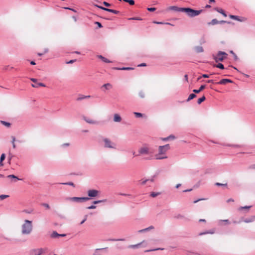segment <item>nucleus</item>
<instances>
[{"label":"nucleus","mask_w":255,"mask_h":255,"mask_svg":"<svg viewBox=\"0 0 255 255\" xmlns=\"http://www.w3.org/2000/svg\"><path fill=\"white\" fill-rule=\"evenodd\" d=\"M112 87V85L110 83H106V84H104L102 86L101 88L102 89L104 88L106 90H109V89H111Z\"/></svg>","instance_id":"c85d7f7f"},{"label":"nucleus","mask_w":255,"mask_h":255,"mask_svg":"<svg viewBox=\"0 0 255 255\" xmlns=\"http://www.w3.org/2000/svg\"><path fill=\"white\" fill-rule=\"evenodd\" d=\"M154 229L153 226H150V227H149L148 228H145L144 229H142V230H139L138 231V232L142 233H144V232L148 231L150 230L151 229Z\"/></svg>","instance_id":"cd10ccee"},{"label":"nucleus","mask_w":255,"mask_h":255,"mask_svg":"<svg viewBox=\"0 0 255 255\" xmlns=\"http://www.w3.org/2000/svg\"><path fill=\"white\" fill-rule=\"evenodd\" d=\"M214 10L217 11V12L221 13L225 17H226L227 16L226 13L224 11V10L223 9H222V8L216 7L214 8Z\"/></svg>","instance_id":"6ab92c4d"},{"label":"nucleus","mask_w":255,"mask_h":255,"mask_svg":"<svg viewBox=\"0 0 255 255\" xmlns=\"http://www.w3.org/2000/svg\"><path fill=\"white\" fill-rule=\"evenodd\" d=\"M169 10H172L176 11L183 12V7H179L177 6H171L168 8Z\"/></svg>","instance_id":"dca6fc26"},{"label":"nucleus","mask_w":255,"mask_h":255,"mask_svg":"<svg viewBox=\"0 0 255 255\" xmlns=\"http://www.w3.org/2000/svg\"><path fill=\"white\" fill-rule=\"evenodd\" d=\"M230 53L233 55V56L234 57V59L235 60H237L238 59L237 55L233 51H231Z\"/></svg>","instance_id":"6e6d98bb"},{"label":"nucleus","mask_w":255,"mask_h":255,"mask_svg":"<svg viewBox=\"0 0 255 255\" xmlns=\"http://www.w3.org/2000/svg\"><path fill=\"white\" fill-rule=\"evenodd\" d=\"M30 80L34 83V84H32L31 86L34 88H38L39 86L41 87H45V85L42 83H36L37 79L35 78H30Z\"/></svg>","instance_id":"1a4fd4ad"},{"label":"nucleus","mask_w":255,"mask_h":255,"mask_svg":"<svg viewBox=\"0 0 255 255\" xmlns=\"http://www.w3.org/2000/svg\"><path fill=\"white\" fill-rule=\"evenodd\" d=\"M8 197L9 196L7 195H0V200H3Z\"/></svg>","instance_id":"864d4df0"},{"label":"nucleus","mask_w":255,"mask_h":255,"mask_svg":"<svg viewBox=\"0 0 255 255\" xmlns=\"http://www.w3.org/2000/svg\"><path fill=\"white\" fill-rule=\"evenodd\" d=\"M147 9L149 11L152 12V11H154L156 10V8L155 7H148L147 8Z\"/></svg>","instance_id":"bf43d9fd"},{"label":"nucleus","mask_w":255,"mask_h":255,"mask_svg":"<svg viewBox=\"0 0 255 255\" xmlns=\"http://www.w3.org/2000/svg\"><path fill=\"white\" fill-rule=\"evenodd\" d=\"M7 178H13V179H15L17 180H21V179H19L16 176H15L14 175H13V174H11V175H9L8 176H7Z\"/></svg>","instance_id":"f704fd0d"},{"label":"nucleus","mask_w":255,"mask_h":255,"mask_svg":"<svg viewBox=\"0 0 255 255\" xmlns=\"http://www.w3.org/2000/svg\"><path fill=\"white\" fill-rule=\"evenodd\" d=\"M50 236L52 238H58L60 237H65L66 234H59L57 232L53 231L52 232V233L51 234Z\"/></svg>","instance_id":"f8f14e48"},{"label":"nucleus","mask_w":255,"mask_h":255,"mask_svg":"<svg viewBox=\"0 0 255 255\" xmlns=\"http://www.w3.org/2000/svg\"><path fill=\"white\" fill-rule=\"evenodd\" d=\"M148 181H149V179L141 180L140 181V184L142 185H144Z\"/></svg>","instance_id":"4d7b16f0"},{"label":"nucleus","mask_w":255,"mask_h":255,"mask_svg":"<svg viewBox=\"0 0 255 255\" xmlns=\"http://www.w3.org/2000/svg\"><path fill=\"white\" fill-rule=\"evenodd\" d=\"M107 201V199L101 200H96L93 202L94 204H97L100 203L105 202Z\"/></svg>","instance_id":"a19ab883"},{"label":"nucleus","mask_w":255,"mask_h":255,"mask_svg":"<svg viewBox=\"0 0 255 255\" xmlns=\"http://www.w3.org/2000/svg\"><path fill=\"white\" fill-rule=\"evenodd\" d=\"M213 74H215V73H213L211 74L210 75L203 74L202 75V77L203 78H209L211 75H213Z\"/></svg>","instance_id":"a18cd8bd"},{"label":"nucleus","mask_w":255,"mask_h":255,"mask_svg":"<svg viewBox=\"0 0 255 255\" xmlns=\"http://www.w3.org/2000/svg\"><path fill=\"white\" fill-rule=\"evenodd\" d=\"M205 100H206V97L204 96H203L202 97H201L198 99L197 103L198 104H201Z\"/></svg>","instance_id":"72a5a7b5"},{"label":"nucleus","mask_w":255,"mask_h":255,"mask_svg":"<svg viewBox=\"0 0 255 255\" xmlns=\"http://www.w3.org/2000/svg\"><path fill=\"white\" fill-rule=\"evenodd\" d=\"M170 149V145L167 144L165 145H161L158 147V153L160 154H165L166 152Z\"/></svg>","instance_id":"423d86ee"},{"label":"nucleus","mask_w":255,"mask_h":255,"mask_svg":"<svg viewBox=\"0 0 255 255\" xmlns=\"http://www.w3.org/2000/svg\"><path fill=\"white\" fill-rule=\"evenodd\" d=\"M183 12L190 17H193L199 15L202 11V10H195L190 7H183Z\"/></svg>","instance_id":"f03ea898"},{"label":"nucleus","mask_w":255,"mask_h":255,"mask_svg":"<svg viewBox=\"0 0 255 255\" xmlns=\"http://www.w3.org/2000/svg\"><path fill=\"white\" fill-rule=\"evenodd\" d=\"M61 184H63V185H67L72 186H73L74 187H75V184L73 182H72L61 183Z\"/></svg>","instance_id":"37998d69"},{"label":"nucleus","mask_w":255,"mask_h":255,"mask_svg":"<svg viewBox=\"0 0 255 255\" xmlns=\"http://www.w3.org/2000/svg\"><path fill=\"white\" fill-rule=\"evenodd\" d=\"M90 198L87 197H66L65 200L67 201H71L72 202H75L77 203H81L86 202L88 200H89Z\"/></svg>","instance_id":"39448f33"},{"label":"nucleus","mask_w":255,"mask_h":255,"mask_svg":"<svg viewBox=\"0 0 255 255\" xmlns=\"http://www.w3.org/2000/svg\"><path fill=\"white\" fill-rule=\"evenodd\" d=\"M102 139L104 142V147L106 148L116 149L117 144L115 142L112 141L109 138L102 137Z\"/></svg>","instance_id":"7ed1b4c3"},{"label":"nucleus","mask_w":255,"mask_h":255,"mask_svg":"<svg viewBox=\"0 0 255 255\" xmlns=\"http://www.w3.org/2000/svg\"><path fill=\"white\" fill-rule=\"evenodd\" d=\"M76 61V59L71 60L69 61L68 62H67L66 63L67 64H72L74 62H75Z\"/></svg>","instance_id":"0e129e2a"},{"label":"nucleus","mask_w":255,"mask_h":255,"mask_svg":"<svg viewBox=\"0 0 255 255\" xmlns=\"http://www.w3.org/2000/svg\"><path fill=\"white\" fill-rule=\"evenodd\" d=\"M113 69L118 70H133L134 68H132V67H123L121 68L114 67V68H113Z\"/></svg>","instance_id":"aec40b11"},{"label":"nucleus","mask_w":255,"mask_h":255,"mask_svg":"<svg viewBox=\"0 0 255 255\" xmlns=\"http://www.w3.org/2000/svg\"><path fill=\"white\" fill-rule=\"evenodd\" d=\"M194 49L197 53H201L204 51L203 48L201 46H195Z\"/></svg>","instance_id":"a878e982"},{"label":"nucleus","mask_w":255,"mask_h":255,"mask_svg":"<svg viewBox=\"0 0 255 255\" xmlns=\"http://www.w3.org/2000/svg\"><path fill=\"white\" fill-rule=\"evenodd\" d=\"M33 229L31 221L25 220L21 226V234L22 235H29Z\"/></svg>","instance_id":"f257e3e1"},{"label":"nucleus","mask_w":255,"mask_h":255,"mask_svg":"<svg viewBox=\"0 0 255 255\" xmlns=\"http://www.w3.org/2000/svg\"><path fill=\"white\" fill-rule=\"evenodd\" d=\"M227 83H233V81L229 79H223L219 82L217 83V84L220 85H224L226 84Z\"/></svg>","instance_id":"2eb2a0df"},{"label":"nucleus","mask_w":255,"mask_h":255,"mask_svg":"<svg viewBox=\"0 0 255 255\" xmlns=\"http://www.w3.org/2000/svg\"><path fill=\"white\" fill-rule=\"evenodd\" d=\"M83 120L87 123L90 124H98V122L96 121H94L90 118H88L84 116L83 117Z\"/></svg>","instance_id":"4468645a"},{"label":"nucleus","mask_w":255,"mask_h":255,"mask_svg":"<svg viewBox=\"0 0 255 255\" xmlns=\"http://www.w3.org/2000/svg\"><path fill=\"white\" fill-rule=\"evenodd\" d=\"M229 17L233 19H235L239 21H243L244 20L241 18L239 16L234 15H230Z\"/></svg>","instance_id":"5701e85b"},{"label":"nucleus","mask_w":255,"mask_h":255,"mask_svg":"<svg viewBox=\"0 0 255 255\" xmlns=\"http://www.w3.org/2000/svg\"><path fill=\"white\" fill-rule=\"evenodd\" d=\"M252 207L251 206H246L244 207H241L239 209V210H241L243 209H249Z\"/></svg>","instance_id":"09e8293b"},{"label":"nucleus","mask_w":255,"mask_h":255,"mask_svg":"<svg viewBox=\"0 0 255 255\" xmlns=\"http://www.w3.org/2000/svg\"><path fill=\"white\" fill-rule=\"evenodd\" d=\"M138 151L140 154H148L149 153V149L146 147L140 148Z\"/></svg>","instance_id":"9b49d317"},{"label":"nucleus","mask_w":255,"mask_h":255,"mask_svg":"<svg viewBox=\"0 0 255 255\" xmlns=\"http://www.w3.org/2000/svg\"><path fill=\"white\" fill-rule=\"evenodd\" d=\"M143 242H141L140 243H138L137 244H136V245H129L128 246V248H131V249H136V248H139L141 245L142 244Z\"/></svg>","instance_id":"7c9ffc66"},{"label":"nucleus","mask_w":255,"mask_h":255,"mask_svg":"<svg viewBox=\"0 0 255 255\" xmlns=\"http://www.w3.org/2000/svg\"><path fill=\"white\" fill-rule=\"evenodd\" d=\"M255 220V216H252L250 218H246L243 220V221L245 223H251Z\"/></svg>","instance_id":"bb28decb"},{"label":"nucleus","mask_w":255,"mask_h":255,"mask_svg":"<svg viewBox=\"0 0 255 255\" xmlns=\"http://www.w3.org/2000/svg\"><path fill=\"white\" fill-rule=\"evenodd\" d=\"M196 93H192L189 95L188 99L186 100V102H188L190 101V100L193 99L195 97H196Z\"/></svg>","instance_id":"c756f323"},{"label":"nucleus","mask_w":255,"mask_h":255,"mask_svg":"<svg viewBox=\"0 0 255 255\" xmlns=\"http://www.w3.org/2000/svg\"><path fill=\"white\" fill-rule=\"evenodd\" d=\"M5 154L4 153H2L0 157V160H1V161H3L5 159Z\"/></svg>","instance_id":"603ef678"},{"label":"nucleus","mask_w":255,"mask_h":255,"mask_svg":"<svg viewBox=\"0 0 255 255\" xmlns=\"http://www.w3.org/2000/svg\"><path fill=\"white\" fill-rule=\"evenodd\" d=\"M164 250L163 248H156V249H154L145 250L144 251V252L147 253V252H153V251H158V250Z\"/></svg>","instance_id":"c9c22d12"},{"label":"nucleus","mask_w":255,"mask_h":255,"mask_svg":"<svg viewBox=\"0 0 255 255\" xmlns=\"http://www.w3.org/2000/svg\"><path fill=\"white\" fill-rule=\"evenodd\" d=\"M215 185L218 186H223V187H227L228 186V184H227V183L222 184V183H220L219 182H217L215 183Z\"/></svg>","instance_id":"c03bdc74"},{"label":"nucleus","mask_w":255,"mask_h":255,"mask_svg":"<svg viewBox=\"0 0 255 255\" xmlns=\"http://www.w3.org/2000/svg\"><path fill=\"white\" fill-rule=\"evenodd\" d=\"M125 2L128 3L130 5H133L134 4V0H123Z\"/></svg>","instance_id":"79ce46f5"},{"label":"nucleus","mask_w":255,"mask_h":255,"mask_svg":"<svg viewBox=\"0 0 255 255\" xmlns=\"http://www.w3.org/2000/svg\"><path fill=\"white\" fill-rule=\"evenodd\" d=\"M87 216H85L84 219L81 222L80 225L83 224L87 220Z\"/></svg>","instance_id":"338daca9"},{"label":"nucleus","mask_w":255,"mask_h":255,"mask_svg":"<svg viewBox=\"0 0 255 255\" xmlns=\"http://www.w3.org/2000/svg\"><path fill=\"white\" fill-rule=\"evenodd\" d=\"M228 56V54L224 51H219L218 52L216 55H213V59L216 62L223 61Z\"/></svg>","instance_id":"20e7f679"},{"label":"nucleus","mask_w":255,"mask_h":255,"mask_svg":"<svg viewBox=\"0 0 255 255\" xmlns=\"http://www.w3.org/2000/svg\"><path fill=\"white\" fill-rule=\"evenodd\" d=\"M103 4L105 6H107V7H110L112 6V4L111 3H110L107 1H104L103 2Z\"/></svg>","instance_id":"8fccbe9b"},{"label":"nucleus","mask_w":255,"mask_h":255,"mask_svg":"<svg viewBox=\"0 0 255 255\" xmlns=\"http://www.w3.org/2000/svg\"><path fill=\"white\" fill-rule=\"evenodd\" d=\"M223 223H224L225 225L230 224V222L229 220H220L218 222V224L220 226L223 225Z\"/></svg>","instance_id":"393cba45"},{"label":"nucleus","mask_w":255,"mask_h":255,"mask_svg":"<svg viewBox=\"0 0 255 255\" xmlns=\"http://www.w3.org/2000/svg\"><path fill=\"white\" fill-rule=\"evenodd\" d=\"M84 96L83 95H81L79 97H78L77 99V101H81L83 99H84L85 98H84Z\"/></svg>","instance_id":"69168bd1"},{"label":"nucleus","mask_w":255,"mask_h":255,"mask_svg":"<svg viewBox=\"0 0 255 255\" xmlns=\"http://www.w3.org/2000/svg\"><path fill=\"white\" fill-rule=\"evenodd\" d=\"M133 114L136 118H141L143 115L142 114L138 112H134Z\"/></svg>","instance_id":"ea45409f"},{"label":"nucleus","mask_w":255,"mask_h":255,"mask_svg":"<svg viewBox=\"0 0 255 255\" xmlns=\"http://www.w3.org/2000/svg\"><path fill=\"white\" fill-rule=\"evenodd\" d=\"M99 193V191L95 189L89 190L87 192L88 196L91 198L97 197Z\"/></svg>","instance_id":"0eeeda50"},{"label":"nucleus","mask_w":255,"mask_h":255,"mask_svg":"<svg viewBox=\"0 0 255 255\" xmlns=\"http://www.w3.org/2000/svg\"><path fill=\"white\" fill-rule=\"evenodd\" d=\"M160 192H152L150 193V196L152 197H156V196H157L158 195H160Z\"/></svg>","instance_id":"58836bf2"},{"label":"nucleus","mask_w":255,"mask_h":255,"mask_svg":"<svg viewBox=\"0 0 255 255\" xmlns=\"http://www.w3.org/2000/svg\"><path fill=\"white\" fill-rule=\"evenodd\" d=\"M142 19L140 17H133L131 18H129L128 20H141Z\"/></svg>","instance_id":"49530a36"},{"label":"nucleus","mask_w":255,"mask_h":255,"mask_svg":"<svg viewBox=\"0 0 255 255\" xmlns=\"http://www.w3.org/2000/svg\"><path fill=\"white\" fill-rule=\"evenodd\" d=\"M99 8H100L101 9H102L103 10L106 11H108V12H110L116 14H119L120 13V11H118V10L108 8H107V7H103V6L99 7Z\"/></svg>","instance_id":"9d476101"},{"label":"nucleus","mask_w":255,"mask_h":255,"mask_svg":"<svg viewBox=\"0 0 255 255\" xmlns=\"http://www.w3.org/2000/svg\"><path fill=\"white\" fill-rule=\"evenodd\" d=\"M225 23L231 24L232 22L231 21H225V20L219 21V24H223V23Z\"/></svg>","instance_id":"3c124183"},{"label":"nucleus","mask_w":255,"mask_h":255,"mask_svg":"<svg viewBox=\"0 0 255 255\" xmlns=\"http://www.w3.org/2000/svg\"><path fill=\"white\" fill-rule=\"evenodd\" d=\"M217 24H219V20H218L217 19H213L211 22H209L208 23V25H215Z\"/></svg>","instance_id":"2f4dec72"},{"label":"nucleus","mask_w":255,"mask_h":255,"mask_svg":"<svg viewBox=\"0 0 255 255\" xmlns=\"http://www.w3.org/2000/svg\"><path fill=\"white\" fill-rule=\"evenodd\" d=\"M174 217L176 219L183 220L184 221H189L190 220L188 218L180 214L175 215Z\"/></svg>","instance_id":"ddd939ff"},{"label":"nucleus","mask_w":255,"mask_h":255,"mask_svg":"<svg viewBox=\"0 0 255 255\" xmlns=\"http://www.w3.org/2000/svg\"><path fill=\"white\" fill-rule=\"evenodd\" d=\"M122 120V118L118 114H115L114 116V121L115 122H120Z\"/></svg>","instance_id":"b1692460"},{"label":"nucleus","mask_w":255,"mask_h":255,"mask_svg":"<svg viewBox=\"0 0 255 255\" xmlns=\"http://www.w3.org/2000/svg\"><path fill=\"white\" fill-rule=\"evenodd\" d=\"M213 66L215 67H217V68H220L221 69H225L224 65L222 63H219L217 64H214L213 65Z\"/></svg>","instance_id":"473e14b6"},{"label":"nucleus","mask_w":255,"mask_h":255,"mask_svg":"<svg viewBox=\"0 0 255 255\" xmlns=\"http://www.w3.org/2000/svg\"><path fill=\"white\" fill-rule=\"evenodd\" d=\"M162 154H160L159 153L156 154L155 155V159L157 160H161L167 158V156H162Z\"/></svg>","instance_id":"4be33fe9"},{"label":"nucleus","mask_w":255,"mask_h":255,"mask_svg":"<svg viewBox=\"0 0 255 255\" xmlns=\"http://www.w3.org/2000/svg\"><path fill=\"white\" fill-rule=\"evenodd\" d=\"M98 57L99 59H101L105 63H109L112 62L110 60H109L107 58L104 57L102 55H98Z\"/></svg>","instance_id":"412c9836"},{"label":"nucleus","mask_w":255,"mask_h":255,"mask_svg":"<svg viewBox=\"0 0 255 255\" xmlns=\"http://www.w3.org/2000/svg\"><path fill=\"white\" fill-rule=\"evenodd\" d=\"M0 123L3 125H4V126L7 127V128H9L11 124L10 123H8V122H5V121H0Z\"/></svg>","instance_id":"e433bc0d"},{"label":"nucleus","mask_w":255,"mask_h":255,"mask_svg":"<svg viewBox=\"0 0 255 255\" xmlns=\"http://www.w3.org/2000/svg\"><path fill=\"white\" fill-rule=\"evenodd\" d=\"M44 253V250L42 248L33 249L31 251V255H41Z\"/></svg>","instance_id":"6e6552de"},{"label":"nucleus","mask_w":255,"mask_h":255,"mask_svg":"<svg viewBox=\"0 0 255 255\" xmlns=\"http://www.w3.org/2000/svg\"><path fill=\"white\" fill-rule=\"evenodd\" d=\"M186 252H187V255H196V253H195L194 252H192L189 251H187Z\"/></svg>","instance_id":"13d9d810"},{"label":"nucleus","mask_w":255,"mask_h":255,"mask_svg":"<svg viewBox=\"0 0 255 255\" xmlns=\"http://www.w3.org/2000/svg\"><path fill=\"white\" fill-rule=\"evenodd\" d=\"M214 233V231H207V232H201L200 233H199V236H202V235H205V234H213Z\"/></svg>","instance_id":"4c0bfd02"},{"label":"nucleus","mask_w":255,"mask_h":255,"mask_svg":"<svg viewBox=\"0 0 255 255\" xmlns=\"http://www.w3.org/2000/svg\"><path fill=\"white\" fill-rule=\"evenodd\" d=\"M175 138V136L172 134H171L166 137H162V138H161V139L163 141H167L169 140H173Z\"/></svg>","instance_id":"f3484780"},{"label":"nucleus","mask_w":255,"mask_h":255,"mask_svg":"<svg viewBox=\"0 0 255 255\" xmlns=\"http://www.w3.org/2000/svg\"><path fill=\"white\" fill-rule=\"evenodd\" d=\"M96 208V206L95 205H91L90 206L88 207L87 208L88 209H94Z\"/></svg>","instance_id":"680f3d73"},{"label":"nucleus","mask_w":255,"mask_h":255,"mask_svg":"<svg viewBox=\"0 0 255 255\" xmlns=\"http://www.w3.org/2000/svg\"><path fill=\"white\" fill-rule=\"evenodd\" d=\"M206 88V85H202L199 89H194L193 90V92L194 93H196V94H198L200 92H201L202 90H203L205 88Z\"/></svg>","instance_id":"a211bd4d"},{"label":"nucleus","mask_w":255,"mask_h":255,"mask_svg":"<svg viewBox=\"0 0 255 255\" xmlns=\"http://www.w3.org/2000/svg\"><path fill=\"white\" fill-rule=\"evenodd\" d=\"M228 146H232V147H240V145H238V144H228L227 145Z\"/></svg>","instance_id":"e2e57ef3"},{"label":"nucleus","mask_w":255,"mask_h":255,"mask_svg":"<svg viewBox=\"0 0 255 255\" xmlns=\"http://www.w3.org/2000/svg\"><path fill=\"white\" fill-rule=\"evenodd\" d=\"M95 24L97 25L99 28H102L103 27L102 24L100 22L96 21Z\"/></svg>","instance_id":"052dcab7"},{"label":"nucleus","mask_w":255,"mask_h":255,"mask_svg":"<svg viewBox=\"0 0 255 255\" xmlns=\"http://www.w3.org/2000/svg\"><path fill=\"white\" fill-rule=\"evenodd\" d=\"M41 205L46 208L47 209H50V206L47 203H42L41 204Z\"/></svg>","instance_id":"5fc2aeb1"},{"label":"nucleus","mask_w":255,"mask_h":255,"mask_svg":"<svg viewBox=\"0 0 255 255\" xmlns=\"http://www.w3.org/2000/svg\"><path fill=\"white\" fill-rule=\"evenodd\" d=\"M13 157V155L9 152L8 156V159L11 160Z\"/></svg>","instance_id":"774afa93"},{"label":"nucleus","mask_w":255,"mask_h":255,"mask_svg":"<svg viewBox=\"0 0 255 255\" xmlns=\"http://www.w3.org/2000/svg\"><path fill=\"white\" fill-rule=\"evenodd\" d=\"M139 96L141 98H144L145 97V94L143 91H140L139 92Z\"/></svg>","instance_id":"de8ad7c7"}]
</instances>
